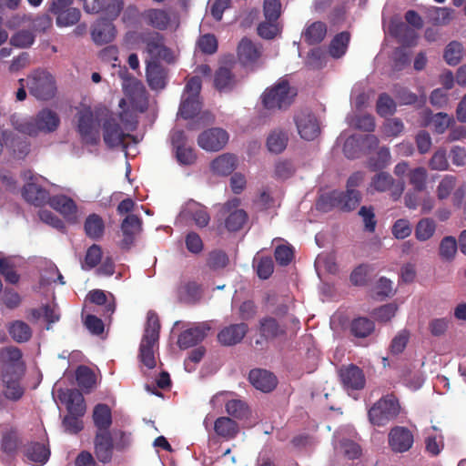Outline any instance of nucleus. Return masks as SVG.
Segmentation results:
<instances>
[{
	"mask_svg": "<svg viewBox=\"0 0 466 466\" xmlns=\"http://www.w3.org/2000/svg\"><path fill=\"white\" fill-rule=\"evenodd\" d=\"M201 109L198 97L185 96L180 103L178 113L184 119H190L196 116Z\"/></svg>",
	"mask_w": 466,
	"mask_h": 466,
	"instance_id": "nucleus-46",
	"label": "nucleus"
},
{
	"mask_svg": "<svg viewBox=\"0 0 466 466\" xmlns=\"http://www.w3.org/2000/svg\"><path fill=\"white\" fill-rule=\"evenodd\" d=\"M339 376L343 387L348 390H360L365 387L363 370L354 364L342 366L339 370Z\"/></svg>",
	"mask_w": 466,
	"mask_h": 466,
	"instance_id": "nucleus-13",
	"label": "nucleus"
},
{
	"mask_svg": "<svg viewBox=\"0 0 466 466\" xmlns=\"http://www.w3.org/2000/svg\"><path fill=\"white\" fill-rule=\"evenodd\" d=\"M175 157L177 162L182 166H191L197 161V154L195 149L190 146H184L174 149Z\"/></svg>",
	"mask_w": 466,
	"mask_h": 466,
	"instance_id": "nucleus-61",
	"label": "nucleus"
},
{
	"mask_svg": "<svg viewBox=\"0 0 466 466\" xmlns=\"http://www.w3.org/2000/svg\"><path fill=\"white\" fill-rule=\"evenodd\" d=\"M359 215L362 218L364 230L369 233H373L377 226L374 208L372 206H362L359 210Z\"/></svg>",
	"mask_w": 466,
	"mask_h": 466,
	"instance_id": "nucleus-63",
	"label": "nucleus"
},
{
	"mask_svg": "<svg viewBox=\"0 0 466 466\" xmlns=\"http://www.w3.org/2000/svg\"><path fill=\"white\" fill-rule=\"evenodd\" d=\"M183 213L186 217L190 218L198 228H205L209 224L210 216L207 208L195 200L190 199L187 202Z\"/></svg>",
	"mask_w": 466,
	"mask_h": 466,
	"instance_id": "nucleus-26",
	"label": "nucleus"
},
{
	"mask_svg": "<svg viewBox=\"0 0 466 466\" xmlns=\"http://www.w3.org/2000/svg\"><path fill=\"white\" fill-rule=\"evenodd\" d=\"M296 96V88L291 87L288 80L279 79L263 92L261 100L268 110H281L288 108Z\"/></svg>",
	"mask_w": 466,
	"mask_h": 466,
	"instance_id": "nucleus-3",
	"label": "nucleus"
},
{
	"mask_svg": "<svg viewBox=\"0 0 466 466\" xmlns=\"http://www.w3.org/2000/svg\"><path fill=\"white\" fill-rule=\"evenodd\" d=\"M93 421L96 431H109L112 425V412L108 405L104 403L96 404L93 410Z\"/></svg>",
	"mask_w": 466,
	"mask_h": 466,
	"instance_id": "nucleus-36",
	"label": "nucleus"
},
{
	"mask_svg": "<svg viewBox=\"0 0 466 466\" xmlns=\"http://www.w3.org/2000/svg\"><path fill=\"white\" fill-rule=\"evenodd\" d=\"M25 456L29 461L43 465L48 461L50 451L44 443L32 442L26 447Z\"/></svg>",
	"mask_w": 466,
	"mask_h": 466,
	"instance_id": "nucleus-42",
	"label": "nucleus"
},
{
	"mask_svg": "<svg viewBox=\"0 0 466 466\" xmlns=\"http://www.w3.org/2000/svg\"><path fill=\"white\" fill-rule=\"evenodd\" d=\"M248 330V327L246 323L231 324L218 332V340L224 346H233L243 339Z\"/></svg>",
	"mask_w": 466,
	"mask_h": 466,
	"instance_id": "nucleus-24",
	"label": "nucleus"
},
{
	"mask_svg": "<svg viewBox=\"0 0 466 466\" xmlns=\"http://www.w3.org/2000/svg\"><path fill=\"white\" fill-rule=\"evenodd\" d=\"M361 151L360 135H352L346 139L343 145V153L347 158H358Z\"/></svg>",
	"mask_w": 466,
	"mask_h": 466,
	"instance_id": "nucleus-57",
	"label": "nucleus"
},
{
	"mask_svg": "<svg viewBox=\"0 0 466 466\" xmlns=\"http://www.w3.org/2000/svg\"><path fill=\"white\" fill-rule=\"evenodd\" d=\"M90 302L102 306H105V314L107 316H111L115 309L116 305L115 302H107V297L104 290L101 289H93L88 294Z\"/></svg>",
	"mask_w": 466,
	"mask_h": 466,
	"instance_id": "nucleus-56",
	"label": "nucleus"
},
{
	"mask_svg": "<svg viewBox=\"0 0 466 466\" xmlns=\"http://www.w3.org/2000/svg\"><path fill=\"white\" fill-rule=\"evenodd\" d=\"M148 86L155 91L162 90L167 84V69L158 61L148 60L146 66Z\"/></svg>",
	"mask_w": 466,
	"mask_h": 466,
	"instance_id": "nucleus-18",
	"label": "nucleus"
},
{
	"mask_svg": "<svg viewBox=\"0 0 466 466\" xmlns=\"http://www.w3.org/2000/svg\"><path fill=\"white\" fill-rule=\"evenodd\" d=\"M77 131L86 144L96 145L99 142V132L96 128L94 116L91 111H81L78 115Z\"/></svg>",
	"mask_w": 466,
	"mask_h": 466,
	"instance_id": "nucleus-15",
	"label": "nucleus"
},
{
	"mask_svg": "<svg viewBox=\"0 0 466 466\" xmlns=\"http://www.w3.org/2000/svg\"><path fill=\"white\" fill-rule=\"evenodd\" d=\"M55 15H56V25L58 26L73 25L76 24L81 17L79 9L75 7H68Z\"/></svg>",
	"mask_w": 466,
	"mask_h": 466,
	"instance_id": "nucleus-53",
	"label": "nucleus"
},
{
	"mask_svg": "<svg viewBox=\"0 0 466 466\" xmlns=\"http://www.w3.org/2000/svg\"><path fill=\"white\" fill-rule=\"evenodd\" d=\"M116 449L110 431H96L94 439L95 455L100 462L108 463Z\"/></svg>",
	"mask_w": 466,
	"mask_h": 466,
	"instance_id": "nucleus-17",
	"label": "nucleus"
},
{
	"mask_svg": "<svg viewBox=\"0 0 466 466\" xmlns=\"http://www.w3.org/2000/svg\"><path fill=\"white\" fill-rule=\"evenodd\" d=\"M142 220L137 215L127 216L121 223L123 238L120 247L129 249L134 244L136 235L141 231Z\"/></svg>",
	"mask_w": 466,
	"mask_h": 466,
	"instance_id": "nucleus-22",
	"label": "nucleus"
},
{
	"mask_svg": "<svg viewBox=\"0 0 466 466\" xmlns=\"http://www.w3.org/2000/svg\"><path fill=\"white\" fill-rule=\"evenodd\" d=\"M294 120L301 138L311 141L320 134L319 124L312 113L301 111L295 116Z\"/></svg>",
	"mask_w": 466,
	"mask_h": 466,
	"instance_id": "nucleus-10",
	"label": "nucleus"
},
{
	"mask_svg": "<svg viewBox=\"0 0 466 466\" xmlns=\"http://www.w3.org/2000/svg\"><path fill=\"white\" fill-rule=\"evenodd\" d=\"M374 329V322L366 317L355 318L351 320L350 325V333L354 337L360 339L369 337Z\"/></svg>",
	"mask_w": 466,
	"mask_h": 466,
	"instance_id": "nucleus-39",
	"label": "nucleus"
},
{
	"mask_svg": "<svg viewBox=\"0 0 466 466\" xmlns=\"http://www.w3.org/2000/svg\"><path fill=\"white\" fill-rule=\"evenodd\" d=\"M427 170L419 167L411 169L409 173V182L415 191H424L426 189Z\"/></svg>",
	"mask_w": 466,
	"mask_h": 466,
	"instance_id": "nucleus-54",
	"label": "nucleus"
},
{
	"mask_svg": "<svg viewBox=\"0 0 466 466\" xmlns=\"http://www.w3.org/2000/svg\"><path fill=\"white\" fill-rule=\"evenodd\" d=\"M145 22L158 30H166L171 21L169 14L164 9L150 8L142 14Z\"/></svg>",
	"mask_w": 466,
	"mask_h": 466,
	"instance_id": "nucleus-29",
	"label": "nucleus"
},
{
	"mask_svg": "<svg viewBox=\"0 0 466 466\" xmlns=\"http://www.w3.org/2000/svg\"><path fill=\"white\" fill-rule=\"evenodd\" d=\"M458 249V243L454 237H444L440 243V256L443 260L451 261L454 258Z\"/></svg>",
	"mask_w": 466,
	"mask_h": 466,
	"instance_id": "nucleus-52",
	"label": "nucleus"
},
{
	"mask_svg": "<svg viewBox=\"0 0 466 466\" xmlns=\"http://www.w3.org/2000/svg\"><path fill=\"white\" fill-rule=\"evenodd\" d=\"M179 298L187 304L198 302L202 297L201 286L196 281H188L182 285L178 290Z\"/></svg>",
	"mask_w": 466,
	"mask_h": 466,
	"instance_id": "nucleus-43",
	"label": "nucleus"
},
{
	"mask_svg": "<svg viewBox=\"0 0 466 466\" xmlns=\"http://www.w3.org/2000/svg\"><path fill=\"white\" fill-rule=\"evenodd\" d=\"M237 82L236 76L227 66L218 67L214 74V86L219 92L231 91Z\"/></svg>",
	"mask_w": 466,
	"mask_h": 466,
	"instance_id": "nucleus-33",
	"label": "nucleus"
},
{
	"mask_svg": "<svg viewBox=\"0 0 466 466\" xmlns=\"http://www.w3.org/2000/svg\"><path fill=\"white\" fill-rule=\"evenodd\" d=\"M248 380L257 390L263 392L272 391L278 384L277 378L272 372L261 369L251 370Z\"/></svg>",
	"mask_w": 466,
	"mask_h": 466,
	"instance_id": "nucleus-23",
	"label": "nucleus"
},
{
	"mask_svg": "<svg viewBox=\"0 0 466 466\" xmlns=\"http://www.w3.org/2000/svg\"><path fill=\"white\" fill-rule=\"evenodd\" d=\"M24 198L35 207L44 206L49 201V192L35 183H26L22 191Z\"/></svg>",
	"mask_w": 466,
	"mask_h": 466,
	"instance_id": "nucleus-27",
	"label": "nucleus"
},
{
	"mask_svg": "<svg viewBox=\"0 0 466 466\" xmlns=\"http://www.w3.org/2000/svg\"><path fill=\"white\" fill-rule=\"evenodd\" d=\"M288 133L282 129L272 130L267 138V147L274 154L281 153L288 145Z\"/></svg>",
	"mask_w": 466,
	"mask_h": 466,
	"instance_id": "nucleus-41",
	"label": "nucleus"
},
{
	"mask_svg": "<svg viewBox=\"0 0 466 466\" xmlns=\"http://www.w3.org/2000/svg\"><path fill=\"white\" fill-rule=\"evenodd\" d=\"M26 86L30 95L38 100H50L56 93L55 77L45 69L33 71L26 78Z\"/></svg>",
	"mask_w": 466,
	"mask_h": 466,
	"instance_id": "nucleus-6",
	"label": "nucleus"
},
{
	"mask_svg": "<svg viewBox=\"0 0 466 466\" xmlns=\"http://www.w3.org/2000/svg\"><path fill=\"white\" fill-rule=\"evenodd\" d=\"M237 161V157L233 154L225 153L211 162L210 168L217 175L228 176L236 169Z\"/></svg>",
	"mask_w": 466,
	"mask_h": 466,
	"instance_id": "nucleus-35",
	"label": "nucleus"
},
{
	"mask_svg": "<svg viewBox=\"0 0 466 466\" xmlns=\"http://www.w3.org/2000/svg\"><path fill=\"white\" fill-rule=\"evenodd\" d=\"M131 137V135L125 133L119 123L114 118L106 119L103 124V139L109 148L120 146L126 147L125 139Z\"/></svg>",
	"mask_w": 466,
	"mask_h": 466,
	"instance_id": "nucleus-16",
	"label": "nucleus"
},
{
	"mask_svg": "<svg viewBox=\"0 0 466 466\" xmlns=\"http://www.w3.org/2000/svg\"><path fill=\"white\" fill-rule=\"evenodd\" d=\"M159 330L160 323L157 314L152 310L148 311L147 326L139 346L138 358L150 370L154 369L157 365L154 348L158 342Z\"/></svg>",
	"mask_w": 466,
	"mask_h": 466,
	"instance_id": "nucleus-2",
	"label": "nucleus"
},
{
	"mask_svg": "<svg viewBox=\"0 0 466 466\" xmlns=\"http://www.w3.org/2000/svg\"><path fill=\"white\" fill-rule=\"evenodd\" d=\"M60 119L57 114L50 109L41 110L34 118L15 124V128L29 136H36L40 132L50 133L58 127Z\"/></svg>",
	"mask_w": 466,
	"mask_h": 466,
	"instance_id": "nucleus-5",
	"label": "nucleus"
},
{
	"mask_svg": "<svg viewBox=\"0 0 466 466\" xmlns=\"http://www.w3.org/2000/svg\"><path fill=\"white\" fill-rule=\"evenodd\" d=\"M410 339V332L407 329L400 330L391 340L390 351L394 355L404 351Z\"/></svg>",
	"mask_w": 466,
	"mask_h": 466,
	"instance_id": "nucleus-64",
	"label": "nucleus"
},
{
	"mask_svg": "<svg viewBox=\"0 0 466 466\" xmlns=\"http://www.w3.org/2000/svg\"><path fill=\"white\" fill-rule=\"evenodd\" d=\"M361 193L359 190L346 189V191H331L324 195L317 203L319 209L329 211L331 208H339L344 212L354 210L361 201Z\"/></svg>",
	"mask_w": 466,
	"mask_h": 466,
	"instance_id": "nucleus-4",
	"label": "nucleus"
},
{
	"mask_svg": "<svg viewBox=\"0 0 466 466\" xmlns=\"http://www.w3.org/2000/svg\"><path fill=\"white\" fill-rule=\"evenodd\" d=\"M60 400L66 404L67 413L84 416L86 406L83 394L77 389H67L59 393Z\"/></svg>",
	"mask_w": 466,
	"mask_h": 466,
	"instance_id": "nucleus-20",
	"label": "nucleus"
},
{
	"mask_svg": "<svg viewBox=\"0 0 466 466\" xmlns=\"http://www.w3.org/2000/svg\"><path fill=\"white\" fill-rule=\"evenodd\" d=\"M24 371L3 370V393L6 399L15 401L22 398L25 392L20 383Z\"/></svg>",
	"mask_w": 466,
	"mask_h": 466,
	"instance_id": "nucleus-12",
	"label": "nucleus"
},
{
	"mask_svg": "<svg viewBox=\"0 0 466 466\" xmlns=\"http://www.w3.org/2000/svg\"><path fill=\"white\" fill-rule=\"evenodd\" d=\"M7 329L11 338L18 343L28 341L32 336L31 328L22 320L11 322Z\"/></svg>",
	"mask_w": 466,
	"mask_h": 466,
	"instance_id": "nucleus-44",
	"label": "nucleus"
},
{
	"mask_svg": "<svg viewBox=\"0 0 466 466\" xmlns=\"http://www.w3.org/2000/svg\"><path fill=\"white\" fill-rule=\"evenodd\" d=\"M83 416L67 413L63 420L62 425L66 432L70 434H77L84 429Z\"/></svg>",
	"mask_w": 466,
	"mask_h": 466,
	"instance_id": "nucleus-62",
	"label": "nucleus"
},
{
	"mask_svg": "<svg viewBox=\"0 0 466 466\" xmlns=\"http://www.w3.org/2000/svg\"><path fill=\"white\" fill-rule=\"evenodd\" d=\"M228 214V215L225 219V227L228 231H238L247 222L248 214L243 209H236Z\"/></svg>",
	"mask_w": 466,
	"mask_h": 466,
	"instance_id": "nucleus-47",
	"label": "nucleus"
},
{
	"mask_svg": "<svg viewBox=\"0 0 466 466\" xmlns=\"http://www.w3.org/2000/svg\"><path fill=\"white\" fill-rule=\"evenodd\" d=\"M425 120L423 126L428 127L431 123L433 126V131L436 134H443L447 128L454 123V119L446 113L432 114L431 110L424 111Z\"/></svg>",
	"mask_w": 466,
	"mask_h": 466,
	"instance_id": "nucleus-34",
	"label": "nucleus"
},
{
	"mask_svg": "<svg viewBox=\"0 0 466 466\" xmlns=\"http://www.w3.org/2000/svg\"><path fill=\"white\" fill-rule=\"evenodd\" d=\"M76 380L78 386L87 392L96 384V377L93 370L85 365L78 366L76 370Z\"/></svg>",
	"mask_w": 466,
	"mask_h": 466,
	"instance_id": "nucleus-45",
	"label": "nucleus"
},
{
	"mask_svg": "<svg viewBox=\"0 0 466 466\" xmlns=\"http://www.w3.org/2000/svg\"><path fill=\"white\" fill-rule=\"evenodd\" d=\"M209 329L208 324L199 323L193 328L184 330L178 337V347L181 350H185L198 345L207 337V332Z\"/></svg>",
	"mask_w": 466,
	"mask_h": 466,
	"instance_id": "nucleus-21",
	"label": "nucleus"
},
{
	"mask_svg": "<svg viewBox=\"0 0 466 466\" xmlns=\"http://www.w3.org/2000/svg\"><path fill=\"white\" fill-rule=\"evenodd\" d=\"M350 41V34L348 31H343L337 34L330 41L329 52L334 58H340L343 56L348 49Z\"/></svg>",
	"mask_w": 466,
	"mask_h": 466,
	"instance_id": "nucleus-40",
	"label": "nucleus"
},
{
	"mask_svg": "<svg viewBox=\"0 0 466 466\" xmlns=\"http://www.w3.org/2000/svg\"><path fill=\"white\" fill-rule=\"evenodd\" d=\"M140 39L146 45V51L150 56L149 60L173 62V53L170 48L166 46L164 36L160 33L155 31L144 33Z\"/></svg>",
	"mask_w": 466,
	"mask_h": 466,
	"instance_id": "nucleus-7",
	"label": "nucleus"
},
{
	"mask_svg": "<svg viewBox=\"0 0 466 466\" xmlns=\"http://www.w3.org/2000/svg\"><path fill=\"white\" fill-rule=\"evenodd\" d=\"M103 251L99 245H91L86 253L85 263L82 265L83 269H91L96 267L102 260Z\"/></svg>",
	"mask_w": 466,
	"mask_h": 466,
	"instance_id": "nucleus-60",
	"label": "nucleus"
},
{
	"mask_svg": "<svg viewBox=\"0 0 466 466\" xmlns=\"http://www.w3.org/2000/svg\"><path fill=\"white\" fill-rule=\"evenodd\" d=\"M376 112L381 117L392 116L396 112V103L387 93H381L376 103Z\"/></svg>",
	"mask_w": 466,
	"mask_h": 466,
	"instance_id": "nucleus-50",
	"label": "nucleus"
},
{
	"mask_svg": "<svg viewBox=\"0 0 466 466\" xmlns=\"http://www.w3.org/2000/svg\"><path fill=\"white\" fill-rule=\"evenodd\" d=\"M261 56L260 49L248 38H243L238 46V56L239 61L245 65L256 63Z\"/></svg>",
	"mask_w": 466,
	"mask_h": 466,
	"instance_id": "nucleus-30",
	"label": "nucleus"
},
{
	"mask_svg": "<svg viewBox=\"0 0 466 466\" xmlns=\"http://www.w3.org/2000/svg\"><path fill=\"white\" fill-rule=\"evenodd\" d=\"M123 5V0H94L90 5H84V9L89 14L104 13L106 18L116 19Z\"/></svg>",
	"mask_w": 466,
	"mask_h": 466,
	"instance_id": "nucleus-19",
	"label": "nucleus"
},
{
	"mask_svg": "<svg viewBox=\"0 0 466 466\" xmlns=\"http://www.w3.org/2000/svg\"><path fill=\"white\" fill-rule=\"evenodd\" d=\"M402 411L398 397L394 393H388L368 410V420L373 426L384 427L395 420Z\"/></svg>",
	"mask_w": 466,
	"mask_h": 466,
	"instance_id": "nucleus-1",
	"label": "nucleus"
},
{
	"mask_svg": "<svg viewBox=\"0 0 466 466\" xmlns=\"http://www.w3.org/2000/svg\"><path fill=\"white\" fill-rule=\"evenodd\" d=\"M390 153L388 147H382L377 152L376 157H370L367 167L371 171H377L384 168L390 162Z\"/></svg>",
	"mask_w": 466,
	"mask_h": 466,
	"instance_id": "nucleus-58",
	"label": "nucleus"
},
{
	"mask_svg": "<svg viewBox=\"0 0 466 466\" xmlns=\"http://www.w3.org/2000/svg\"><path fill=\"white\" fill-rule=\"evenodd\" d=\"M370 187L378 192L390 190V196L393 200H398L404 191V182L395 181L391 175L383 171H380L372 177Z\"/></svg>",
	"mask_w": 466,
	"mask_h": 466,
	"instance_id": "nucleus-11",
	"label": "nucleus"
},
{
	"mask_svg": "<svg viewBox=\"0 0 466 466\" xmlns=\"http://www.w3.org/2000/svg\"><path fill=\"white\" fill-rule=\"evenodd\" d=\"M258 34L264 39H273L281 33L282 26L279 20L266 19L258 25Z\"/></svg>",
	"mask_w": 466,
	"mask_h": 466,
	"instance_id": "nucleus-49",
	"label": "nucleus"
},
{
	"mask_svg": "<svg viewBox=\"0 0 466 466\" xmlns=\"http://www.w3.org/2000/svg\"><path fill=\"white\" fill-rule=\"evenodd\" d=\"M259 334L266 340H272L286 334V328L273 317H264L259 320Z\"/></svg>",
	"mask_w": 466,
	"mask_h": 466,
	"instance_id": "nucleus-28",
	"label": "nucleus"
},
{
	"mask_svg": "<svg viewBox=\"0 0 466 466\" xmlns=\"http://www.w3.org/2000/svg\"><path fill=\"white\" fill-rule=\"evenodd\" d=\"M84 230L89 238L97 240L104 236L105 222L99 215L90 214L85 220Z\"/></svg>",
	"mask_w": 466,
	"mask_h": 466,
	"instance_id": "nucleus-38",
	"label": "nucleus"
},
{
	"mask_svg": "<svg viewBox=\"0 0 466 466\" xmlns=\"http://www.w3.org/2000/svg\"><path fill=\"white\" fill-rule=\"evenodd\" d=\"M463 46L458 41H451L447 45L444 50L443 58L450 66H457L463 55Z\"/></svg>",
	"mask_w": 466,
	"mask_h": 466,
	"instance_id": "nucleus-48",
	"label": "nucleus"
},
{
	"mask_svg": "<svg viewBox=\"0 0 466 466\" xmlns=\"http://www.w3.org/2000/svg\"><path fill=\"white\" fill-rule=\"evenodd\" d=\"M22 351L15 346L5 347L0 350V360L5 364L4 370L25 371Z\"/></svg>",
	"mask_w": 466,
	"mask_h": 466,
	"instance_id": "nucleus-25",
	"label": "nucleus"
},
{
	"mask_svg": "<svg viewBox=\"0 0 466 466\" xmlns=\"http://www.w3.org/2000/svg\"><path fill=\"white\" fill-rule=\"evenodd\" d=\"M388 442L393 452L403 453L411 449L414 443V435L407 427L395 426L389 432Z\"/></svg>",
	"mask_w": 466,
	"mask_h": 466,
	"instance_id": "nucleus-9",
	"label": "nucleus"
},
{
	"mask_svg": "<svg viewBox=\"0 0 466 466\" xmlns=\"http://www.w3.org/2000/svg\"><path fill=\"white\" fill-rule=\"evenodd\" d=\"M328 32L327 25L321 21H316L308 25L302 32L304 42L309 46L321 43Z\"/></svg>",
	"mask_w": 466,
	"mask_h": 466,
	"instance_id": "nucleus-31",
	"label": "nucleus"
},
{
	"mask_svg": "<svg viewBox=\"0 0 466 466\" xmlns=\"http://www.w3.org/2000/svg\"><path fill=\"white\" fill-rule=\"evenodd\" d=\"M113 20L101 17L93 24L91 38L96 45L102 46L114 41L116 35V29L112 22Z\"/></svg>",
	"mask_w": 466,
	"mask_h": 466,
	"instance_id": "nucleus-14",
	"label": "nucleus"
},
{
	"mask_svg": "<svg viewBox=\"0 0 466 466\" xmlns=\"http://www.w3.org/2000/svg\"><path fill=\"white\" fill-rule=\"evenodd\" d=\"M214 431L218 436L231 440L238 433V424L228 417H219L214 422Z\"/></svg>",
	"mask_w": 466,
	"mask_h": 466,
	"instance_id": "nucleus-37",
	"label": "nucleus"
},
{
	"mask_svg": "<svg viewBox=\"0 0 466 466\" xmlns=\"http://www.w3.org/2000/svg\"><path fill=\"white\" fill-rule=\"evenodd\" d=\"M48 203L68 220L76 218V205L72 198L65 195H57L50 198Z\"/></svg>",
	"mask_w": 466,
	"mask_h": 466,
	"instance_id": "nucleus-32",
	"label": "nucleus"
},
{
	"mask_svg": "<svg viewBox=\"0 0 466 466\" xmlns=\"http://www.w3.org/2000/svg\"><path fill=\"white\" fill-rule=\"evenodd\" d=\"M392 33L405 46H412L416 44V32L403 23L396 25Z\"/></svg>",
	"mask_w": 466,
	"mask_h": 466,
	"instance_id": "nucleus-51",
	"label": "nucleus"
},
{
	"mask_svg": "<svg viewBox=\"0 0 466 466\" xmlns=\"http://www.w3.org/2000/svg\"><path fill=\"white\" fill-rule=\"evenodd\" d=\"M229 139L228 133L221 127L204 130L198 137V145L208 152H218L225 147Z\"/></svg>",
	"mask_w": 466,
	"mask_h": 466,
	"instance_id": "nucleus-8",
	"label": "nucleus"
},
{
	"mask_svg": "<svg viewBox=\"0 0 466 466\" xmlns=\"http://www.w3.org/2000/svg\"><path fill=\"white\" fill-rule=\"evenodd\" d=\"M436 225L431 218H422L419 221L415 229V236L420 241L431 238L435 232Z\"/></svg>",
	"mask_w": 466,
	"mask_h": 466,
	"instance_id": "nucleus-55",
	"label": "nucleus"
},
{
	"mask_svg": "<svg viewBox=\"0 0 466 466\" xmlns=\"http://www.w3.org/2000/svg\"><path fill=\"white\" fill-rule=\"evenodd\" d=\"M21 441L16 431L10 430L3 434L2 450L4 452L13 455L16 452Z\"/></svg>",
	"mask_w": 466,
	"mask_h": 466,
	"instance_id": "nucleus-59",
	"label": "nucleus"
}]
</instances>
